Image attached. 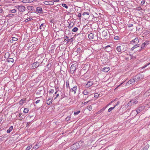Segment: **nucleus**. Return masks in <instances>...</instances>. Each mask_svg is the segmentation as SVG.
<instances>
[{
    "label": "nucleus",
    "mask_w": 150,
    "mask_h": 150,
    "mask_svg": "<svg viewBox=\"0 0 150 150\" xmlns=\"http://www.w3.org/2000/svg\"><path fill=\"white\" fill-rule=\"evenodd\" d=\"M82 142L81 141L79 142L78 143H76L75 144L72 145L71 147V149L72 150H76L79 148L82 145L81 144Z\"/></svg>",
    "instance_id": "f257e3e1"
},
{
    "label": "nucleus",
    "mask_w": 150,
    "mask_h": 150,
    "mask_svg": "<svg viewBox=\"0 0 150 150\" xmlns=\"http://www.w3.org/2000/svg\"><path fill=\"white\" fill-rule=\"evenodd\" d=\"M139 42V40L138 38H136L130 42V44L132 45H134L135 44H137Z\"/></svg>",
    "instance_id": "f03ea898"
},
{
    "label": "nucleus",
    "mask_w": 150,
    "mask_h": 150,
    "mask_svg": "<svg viewBox=\"0 0 150 150\" xmlns=\"http://www.w3.org/2000/svg\"><path fill=\"white\" fill-rule=\"evenodd\" d=\"M19 11L21 12H23L24 11L25 7L23 6H17Z\"/></svg>",
    "instance_id": "7ed1b4c3"
},
{
    "label": "nucleus",
    "mask_w": 150,
    "mask_h": 150,
    "mask_svg": "<svg viewBox=\"0 0 150 150\" xmlns=\"http://www.w3.org/2000/svg\"><path fill=\"white\" fill-rule=\"evenodd\" d=\"M141 79V75L139 74H138L136 75L134 79L136 83H137L138 81H140Z\"/></svg>",
    "instance_id": "20e7f679"
},
{
    "label": "nucleus",
    "mask_w": 150,
    "mask_h": 150,
    "mask_svg": "<svg viewBox=\"0 0 150 150\" xmlns=\"http://www.w3.org/2000/svg\"><path fill=\"white\" fill-rule=\"evenodd\" d=\"M108 30H104L103 31L102 33V36L104 37L105 38H107V36L108 35Z\"/></svg>",
    "instance_id": "39448f33"
},
{
    "label": "nucleus",
    "mask_w": 150,
    "mask_h": 150,
    "mask_svg": "<svg viewBox=\"0 0 150 150\" xmlns=\"http://www.w3.org/2000/svg\"><path fill=\"white\" fill-rule=\"evenodd\" d=\"M76 69V67L74 64L72 65L71 67V73L72 74H73Z\"/></svg>",
    "instance_id": "423d86ee"
},
{
    "label": "nucleus",
    "mask_w": 150,
    "mask_h": 150,
    "mask_svg": "<svg viewBox=\"0 0 150 150\" xmlns=\"http://www.w3.org/2000/svg\"><path fill=\"white\" fill-rule=\"evenodd\" d=\"M135 83L136 82H135L134 79H131L129 81L127 82V84L131 85H133L135 84Z\"/></svg>",
    "instance_id": "0eeeda50"
},
{
    "label": "nucleus",
    "mask_w": 150,
    "mask_h": 150,
    "mask_svg": "<svg viewBox=\"0 0 150 150\" xmlns=\"http://www.w3.org/2000/svg\"><path fill=\"white\" fill-rule=\"evenodd\" d=\"M45 24L44 23H41L40 25V28L41 31H44L45 30Z\"/></svg>",
    "instance_id": "6e6552de"
},
{
    "label": "nucleus",
    "mask_w": 150,
    "mask_h": 150,
    "mask_svg": "<svg viewBox=\"0 0 150 150\" xmlns=\"http://www.w3.org/2000/svg\"><path fill=\"white\" fill-rule=\"evenodd\" d=\"M77 87L76 86H75L73 88L71 89H70V88H69L70 91H71L72 92H74V94H75L76 92V91L77 90Z\"/></svg>",
    "instance_id": "1a4fd4ad"
},
{
    "label": "nucleus",
    "mask_w": 150,
    "mask_h": 150,
    "mask_svg": "<svg viewBox=\"0 0 150 150\" xmlns=\"http://www.w3.org/2000/svg\"><path fill=\"white\" fill-rule=\"evenodd\" d=\"M93 83L92 81L90 80L88 81L86 84V87L87 88H89L91 86Z\"/></svg>",
    "instance_id": "9d476101"
},
{
    "label": "nucleus",
    "mask_w": 150,
    "mask_h": 150,
    "mask_svg": "<svg viewBox=\"0 0 150 150\" xmlns=\"http://www.w3.org/2000/svg\"><path fill=\"white\" fill-rule=\"evenodd\" d=\"M44 3L47 5H52L54 4L53 2L51 1H45L44 2Z\"/></svg>",
    "instance_id": "9b49d317"
},
{
    "label": "nucleus",
    "mask_w": 150,
    "mask_h": 150,
    "mask_svg": "<svg viewBox=\"0 0 150 150\" xmlns=\"http://www.w3.org/2000/svg\"><path fill=\"white\" fill-rule=\"evenodd\" d=\"M42 11V8L40 7H37L36 8V12L39 13H40Z\"/></svg>",
    "instance_id": "f8f14e48"
},
{
    "label": "nucleus",
    "mask_w": 150,
    "mask_h": 150,
    "mask_svg": "<svg viewBox=\"0 0 150 150\" xmlns=\"http://www.w3.org/2000/svg\"><path fill=\"white\" fill-rule=\"evenodd\" d=\"M40 65L39 62H34L33 64V67L35 68L39 66Z\"/></svg>",
    "instance_id": "ddd939ff"
},
{
    "label": "nucleus",
    "mask_w": 150,
    "mask_h": 150,
    "mask_svg": "<svg viewBox=\"0 0 150 150\" xmlns=\"http://www.w3.org/2000/svg\"><path fill=\"white\" fill-rule=\"evenodd\" d=\"M130 101V102L132 103V105H133L134 104H136L138 102V101L136 99H135L132 100Z\"/></svg>",
    "instance_id": "4468645a"
},
{
    "label": "nucleus",
    "mask_w": 150,
    "mask_h": 150,
    "mask_svg": "<svg viewBox=\"0 0 150 150\" xmlns=\"http://www.w3.org/2000/svg\"><path fill=\"white\" fill-rule=\"evenodd\" d=\"M109 70L110 68L109 67H105L103 68L102 71L105 72H107Z\"/></svg>",
    "instance_id": "2eb2a0df"
},
{
    "label": "nucleus",
    "mask_w": 150,
    "mask_h": 150,
    "mask_svg": "<svg viewBox=\"0 0 150 150\" xmlns=\"http://www.w3.org/2000/svg\"><path fill=\"white\" fill-rule=\"evenodd\" d=\"M94 35L92 33H90L88 35V38L89 39H92L93 38Z\"/></svg>",
    "instance_id": "dca6fc26"
},
{
    "label": "nucleus",
    "mask_w": 150,
    "mask_h": 150,
    "mask_svg": "<svg viewBox=\"0 0 150 150\" xmlns=\"http://www.w3.org/2000/svg\"><path fill=\"white\" fill-rule=\"evenodd\" d=\"M52 103V100H51V98H49L47 100V104L49 105L50 104Z\"/></svg>",
    "instance_id": "f3484780"
},
{
    "label": "nucleus",
    "mask_w": 150,
    "mask_h": 150,
    "mask_svg": "<svg viewBox=\"0 0 150 150\" xmlns=\"http://www.w3.org/2000/svg\"><path fill=\"white\" fill-rule=\"evenodd\" d=\"M145 96H149L150 95V89L147 91L144 94Z\"/></svg>",
    "instance_id": "a211bd4d"
},
{
    "label": "nucleus",
    "mask_w": 150,
    "mask_h": 150,
    "mask_svg": "<svg viewBox=\"0 0 150 150\" xmlns=\"http://www.w3.org/2000/svg\"><path fill=\"white\" fill-rule=\"evenodd\" d=\"M149 144H147L142 149V150H147L149 148Z\"/></svg>",
    "instance_id": "6ab92c4d"
},
{
    "label": "nucleus",
    "mask_w": 150,
    "mask_h": 150,
    "mask_svg": "<svg viewBox=\"0 0 150 150\" xmlns=\"http://www.w3.org/2000/svg\"><path fill=\"white\" fill-rule=\"evenodd\" d=\"M121 47V46H118L117 47L116 49L118 52H121L122 50Z\"/></svg>",
    "instance_id": "aec40b11"
},
{
    "label": "nucleus",
    "mask_w": 150,
    "mask_h": 150,
    "mask_svg": "<svg viewBox=\"0 0 150 150\" xmlns=\"http://www.w3.org/2000/svg\"><path fill=\"white\" fill-rule=\"evenodd\" d=\"M7 61L9 62H13L14 61V60L13 58H9L7 59Z\"/></svg>",
    "instance_id": "412c9836"
},
{
    "label": "nucleus",
    "mask_w": 150,
    "mask_h": 150,
    "mask_svg": "<svg viewBox=\"0 0 150 150\" xmlns=\"http://www.w3.org/2000/svg\"><path fill=\"white\" fill-rule=\"evenodd\" d=\"M74 25V23L72 22H70V23H69V25L68 26V27L69 28H71Z\"/></svg>",
    "instance_id": "4be33fe9"
},
{
    "label": "nucleus",
    "mask_w": 150,
    "mask_h": 150,
    "mask_svg": "<svg viewBox=\"0 0 150 150\" xmlns=\"http://www.w3.org/2000/svg\"><path fill=\"white\" fill-rule=\"evenodd\" d=\"M10 57V54L9 52L6 53L5 55V57L6 58L8 59Z\"/></svg>",
    "instance_id": "5701e85b"
},
{
    "label": "nucleus",
    "mask_w": 150,
    "mask_h": 150,
    "mask_svg": "<svg viewBox=\"0 0 150 150\" xmlns=\"http://www.w3.org/2000/svg\"><path fill=\"white\" fill-rule=\"evenodd\" d=\"M142 110V108L141 107L138 108L136 112L137 114L139 113Z\"/></svg>",
    "instance_id": "b1692460"
},
{
    "label": "nucleus",
    "mask_w": 150,
    "mask_h": 150,
    "mask_svg": "<svg viewBox=\"0 0 150 150\" xmlns=\"http://www.w3.org/2000/svg\"><path fill=\"white\" fill-rule=\"evenodd\" d=\"M88 91L87 90H85L83 91V93L84 95H86L88 94Z\"/></svg>",
    "instance_id": "393cba45"
},
{
    "label": "nucleus",
    "mask_w": 150,
    "mask_h": 150,
    "mask_svg": "<svg viewBox=\"0 0 150 150\" xmlns=\"http://www.w3.org/2000/svg\"><path fill=\"white\" fill-rule=\"evenodd\" d=\"M87 108L89 111H91L92 109V107L91 105H88Z\"/></svg>",
    "instance_id": "a878e982"
},
{
    "label": "nucleus",
    "mask_w": 150,
    "mask_h": 150,
    "mask_svg": "<svg viewBox=\"0 0 150 150\" xmlns=\"http://www.w3.org/2000/svg\"><path fill=\"white\" fill-rule=\"evenodd\" d=\"M33 20V19L31 18H28V19H25V22H27L29 21H31Z\"/></svg>",
    "instance_id": "bb28decb"
},
{
    "label": "nucleus",
    "mask_w": 150,
    "mask_h": 150,
    "mask_svg": "<svg viewBox=\"0 0 150 150\" xmlns=\"http://www.w3.org/2000/svg\"><path fill=\"white\" fill-rule=\"evenodd\" d=\"M78 30V28L77 27H75L72 30V31L73 32H76Z\"/></svg>",
    "instance_id": "cd10ccee"
},
{
    "label": "nucleus",
    "mask_w": 150,
    "mask_h": 150,
    "mask_svg": "<svg viewBox=\"0 0 150 150\" xmlns=\"http://www.w3.org/2000/svg\"><path fill=\"white\" fill-rule=\"evenodd\" d=\"M29 111V109L28 108H25L23 112L25 113H27Z\"/></svg>",
    "instance_id": "c85d7f7f"
},
{
    "label": "nucleus",
    "mask_w": 150,
    "mask_h": 150,
    "mask_svg": "<svg viewBox=\"0 0 150 150\" xmlns=\"http://www.w3.org/2000/svg\"><path fill=\"white\" fill-rule=\"evenodd\" d=\"M62 6L63 7H64L66 9H67L68 8V6H67V5L65 4H62Z\"/></svg>",
    "instance_id": "c756f323"
},
{
    "label": "nucleus",
    "mask_w": 150,
    "mask_h": 150,
    "mask_svg": "<svg viewBox=\"0 0 150 150\" xmlns=\"http://www.w3.org/2000/svg\"><path fill=\"white\" fill-rule=\"evenodd\" d=\"M13 126H11L6 131H12L13 129Z\"/></svg>",
    "instance_id": "7c9ffc66"
},
{
    "label": "nucleus",
    "mask_w": 150,
    "mask_h": 150,
    "mask_svg": "<svg viewBox=\"0 0 150 150\" xmlns=\"http://www.w3.org/2000/svg\"><path fill=\"white\" fill-rule=\"evenodd\" d=\"M25 102V100H23V99H21L19 102V103L21 105H22Z\"/></svg>",
    "instance_id": "2f4dec72"
},
{
    "label": "nucleus",
    "mask_w": 150,
    "mask_h": 150,
    "mask_svg": "<svg viewBox=\"0 0 150 150\" xmlns=\"http://www.w3.org/2000/svg\"><path fill=\"white\" fill-rule=\"evenodd\" d=\"M115 108V107H114V106L110 108L108 110V112H110L112 110L114 109Z\"/></svg>",
    "instance_id": "473e14b6"
},
{
    "label": "nucleus",
    "mask_w": 150,
    "mask_h": 150,
    "mask_svg": "<svg viewBox=\"0 0 150 150\" xmlns=\"http://www.w3.org/2000/svg\"><path fill=\"white\" fill-rule=\"evenodd\" d=\"M9 12L11 13H15L16 12V10L15 9L11 10L9 11Z\"/></svg>",
    "instance_id": "72a5a7b5"
},
{
    "label": "nucleus",
    "mask_w": 150,
    "mask_h": 150,
    "mask_svg": "<svg viewBox=\"0 0 150 150\" xmlns=\"http://www.w3.org/2000/svg\"><path fill=\"white\" fill-rule=\"evenodd\" d=\"M66 87L67 88H69V81H67L66 82Z\"/></svg>",
    "instance_id": "f704fd0d"
},
{
    "label": "nucleus",
    "mask_w": 150,
    "mask_h": 150,
    "mask_svg": "<svg viewBox=\"0 0 150 150\" xmlns=\"http://www.w3.org/2000/svg\"><path fill=\"white\" fill-rule=\"evenodd\" d=\"M132 105V103L130 102V101L129 103H128L127 104V107H130L131 105Z\"/></svg>",
    "instance_id": "c9c22d12"
},
{
    "label": "nucleus",
    "mask_w": 150,
    "mask_h": 150,
    "mask_svg": "<svg viewBox=\"0 0 150 150\" xmlns=\"http://www.w3.org/2000/svg\"><path fill=\"white\" fill-rule=\"evenodd\" d=\"M29 1H30L29 0H23L22 1V2L25 3H28Z\"/></svg>",
    "instance_id": "e433bc0d"
},
{
    "label": "nucleus",
    "mask_w": 150,
    "mask_h": 150,
    "mask_svg": "<svg viewBox=\"0 0 150 150\" xmlns=\"http://www.w3.org/2000/svg\"><path fill=\"white\" fill-rule=\"evenodd\" d=\"M4 13V10L1 7H0V14Z\"/></svg>",
    "instance_id": "4c0bfd02"
},
{
    "label": "nucleus",
    "mask_w": 150,
    "mask_h": 150,
    "mask_svg": "<svg viewBox=\"0 0 150 150\" xmlns=\"http://www.w3.org/2000/svg\"><path fill=\"white\" fill-rule=\"evenodd\" d=\"M33 7L32 6H30L28 7V10L30 11H33L32 8H33Z\"/></svg>",
    "instance_id": "58836bf2"
},
{
    "label": "nucleus",
    "mask_w": 150,
    "mask_h": 150,
    "mask_svg": "<svg viewBox=\"0 0 150 150\" xmlns=\"http://www.w3.org/2000/svg\"><path fill=\"white\" fill-rule=\"evenodd\" d=\"M32 147V145L28 146L26 148V150H29Z\"/></svg>",
    "instance_id": "ea45409f"
},
{
    "label": "nucleus",
    "mask_w": 150,
    "mask_h": 150,
    "mask_svg": "<svg viewBox=\"0 0 150 150\" xmlns=\"http://www.w3.org/2000/svg\"><path fill=\"white\" fill-rule=\"evenodd\" d=\"M73 41V38H71L70 39H69L68 41L67 42V43H68L69 42H71Z\"/></svg>",
    "instance_id": "a19ab883"
},
{
    "label": "nucleus",
    "mask_w": 150,
    "mask_h": 150,
    "mask_svg": "<svg viewBox=\"0 0 150 150\" xmlns=\"http://www.w3.org/2000/svg\"><path fill=\"white\" fill-rule=\"evenodd\" d=\"M12 40L13 41H16L18 40V39L17 38L13 37L12 38Z\"/></svg>",
    "instance_id": "79ce46f5"
},
{
    "label": "nucleus",
    "mask_w": 150,
    "mask_h": 150,
    "mask_svg": "<svg viewBox=\"0 0 150 150\" xmlns=\"http://www.w3.org/2000/svg\"><path fill=\"white\" fill-rule=\"evenodd\" d=\"M54 90L53 89H50L49 91V93H53L54 92Z\"/></svg>",
    "instance_id": "37998d69"
},
{
    "label": "nucleus",
    "mask_w": 150,
    "mask_h": 150,
    "mask_svg": "<svg viewBox=\"0 0 150 150\" xmlns=\"http://www.w3.org/2000/svg\"><path fill=\"white\" fill-rule=\"evenodd\" d=\"M69 38L67 36H65L64 40H66L68 41L69 39Z\"/></svg>",
    "instance_id": "c03bdc74"
},
{
    "label": "nucleus",
    "mask_w": 150,
    "mask_h": 150,
    "mask_svg": "<svg viewBox=\"0 0 150 150\" xmlns=\"http://www.w3.org/2000/svg\"><path fill=\"white\" fill-rule=\"evenodd\" d=\"M80 112V110H79L78 111H77L76 112H74V115H78L79 113Z\"/></svg>",
    "instance_id": "a18cd8bd"
},
{
    "label": "nucleus",
    "mask_w": 150,
    "mask_h": 150,
    "mask_svg": "<svg viewBox=\"0 0 150 150\" xmlns=\"http://www.w3.org/2000/svg\"><path fill=\"white\" fill-rule=\"evenodd\" d=\"M39 147L38 145L36 144L33 147V148L35 149H36Z\"/></svg>",
    "instance_id": "49530a36"
},
{
    "label": "nucleus",
    "mask_w": 150,
    "mask_h": 150,
    "mask_svg": "<svg viewBox=\"0 0 150 150\" xmlns=\"http://www.w3.org/2000/svg\"><path fill=\"white\" fill-rule=\"evenodd\" d=\"M85 15H89V13H88V12H85L83 13L82 14V15L83 16H84Z\"/></svg>",
    "instance_id": "de8ad7c7"
},
{
    "label": "nucleus",
    "mask_w": 150,
    "mask_h": 150,
    "mask_svg": "<svg viewBox=\"0 0 150 150\" xmlns=\"http://www.w3.org/2000/svg\"><path fill=\"white\" fill-rule=\"evenodd\" d=\"M139 44H135L134 45V47H135V48L137 47H139Z\"/></svg>",
    "instance_id": "09e8293b"
},
{
    "label": "nucleus",
    "mask_w": 150,
    "mask_h": 150,
    "mask_svg": "<svg viewBox=\"0 0 150 150\" xmlns=\"http://www.w3.org/2000/svg\"><path fill=\"white\" fill-rule=\"evenodd\" d=\"M14 16V15L12 13H11L8 14L7 16H8L9 17H12Z\"/></svg>",
    "instance_id": "8fccbe9b"
},
{
    "label": "nucleus",
    "mask_w": 150,
    "mask_h": 150,
    "mask_svg": "<svg viewBox=\"0 0 150 150\" xmlns=\"http://www.w3.org/2000/svg\"><path fill=\"white\" fill-rule=\"evenodd\" d=\"M150 64V63H148L146 65H144V66H143L142 67V69H144V68H145V67H146L148 65H149V64Z\"/></svg>",
    "instance_id": "3c124183"
},
{
    "label": "nucleus",
    "mask_w": 150,
    "mask_h": 150,
    "mask_svg": "<svg viewBox=\"0 0 150 150\" xmlns=\"http://www.w3.org/2000/svg\"><path fill=\"white\" fill-rule=\"evenodd\" d=\"M150 64V63H148L146 65H144V66H143L142 67V69H144V68H145V67H146L148 65H149V64Z\"/></svg>",
    "instance_id": "603ef678"
},
{
    "label": "nucleus",
    "mask_w": 150,
    "mask_h": 150,
    "mask_svg": "<svg viewBox=\"0 0 150 150\" xmlns=\"http://www.w3.org/2000/svg\"><path fill=\"white\" fill-rule=\"evenodd\" d=\"M114 39L115 40H118L119 39V37L118 36H117L114 37Z\"/></svg>",
    "instance_id": "864d4df0"
},
{
    "label": "nucleus",
    "mask_w": 150,
    "mask_h": 150,
    "mask_svg": "<svg viewBox=\"0 0 150 150\" xmlns=\"http://www.w3.org/2000/svg\"><path fill=\"white\" fill-rule=\"evenodd\" d=\"M70 117H69V116H68L67 117H66V120L68 121H69V120H70Z\"/></svg>",
    "instance_id": "5fc2aeb1"
},
{
    "label": "nucleus",
    "mask_w": 150,
    "mask_h": 150,
    "mask_svg": "<svg viewBox=\"0 0 150 150\" xmlns=\"http://www.w3.org/2000/svg\"><path fill=\"white\" fill-rule=\"evenodd\" d=\"M142 8L140 7V6H139L138 7H137V8H136V10H137L138 11H139V10H142Z\"/></svg>",
    "instance_id": "6e6d98bb"
},
{
    "label": "nucleus",
    "mask_w": 150,
    "mask_h": 150,
    "mask_svg": "<svg viewBox=\"0 0 150 150\" xmlns=\"http://www.w3.org/2000/svg\"><path fill=\"white\" fill-rule=\"evenodd\" d=\"M145 1L144 0H142L141 2V5H143L145 3Z\"/></svg>",
    "instance_id": "4d7b16f0"
},
{
    "label": "nucleus",
    "mask_w": 150,
    "mask_h": 150,
    "mask_svg": "<svg viewBox=\"0 0 150 150\" xmlns=\"http://www.w3.org/2000/svg\"><path fill=\"white\" fill-rule=\"evenodd\" d=\"M99 96V95L98 93H95V94H94V96L95 97H98Z\"/></svg>",
    "instance_id": "13d9d810"
},
{
    "label": "nucleus",
    "mask_w": 150,
    "mask_h": 150,
    "mask_svg": "<svg viewBox=\"0 0 150 150\" xmlns=\"http://www.w3.org/2000/svg\"><path fill=\"white\" fill-rule=\"evenodd\" d=\"M120 103V102L119 101H117V103L116 104V105H114V107H115L117 106Z\"/></svg>",
    "instance_id": "bf43d9fd"
},
{
    "label": "nucleus",
    "mask_w": 150,
    "mask_h": 150,
    "mask_svg": "<svg viewBox=\"0 0 150 150\" xmlns=\"http://www.w3.org/2000/svg\"><path fill=\"white\" fill-rule=\"evenodd\" d=\"M145 45H144V44L143 43L142 44V45L141 46V49H144V47H145Z\"/></svg>",
    "instance_id": "052dcab7"
},
{
    "label": "nucleus",
    "mask_w": 150,
    "mask_h": 150,
    "mask_svg": "<svg viewBox=\"0 0 150 150\" xmlns=\"http://www.w3.org/2000/svg\"><path fill=\"white\" fill-rule=\"evenodd\" d=\"M148 42L145 41L143 44L145 45H147L149 44Z\"/></svg>",
    "instance_id": "680f3d73"
},
{
    "label": "nucleus",
    "mask_w": 150,
    "mask_h": 150,
    "mask_svg": "<svg viewBox=\"0 0 150 150\" xmlns=\"http://www.w3.org/2000/svg\"><path fill=\"white\" fill-rule=\"evenodd\" d=\"M51 66V64H48L47 66V67L48 69L49 68H50Z\"/></svg>",
    "instance_id": "e2e57ef3"
},
{
    "label": "nucleus",
    "mask_w": 150,
    "mask_h": 150,
    "mask_svg": "<svg viewBox=\"0 0 150 150\" xmlns=\"http://www.w3.org/2000/svg\"><path fill=\"white\" fill-rule=\"evenodd\" d=\"M107 107H106V106L104 107L102 109H101V111H102V112L104 111L105 109Z\"/></svg>",
    "instance_id": "0e129e2a"
},
{
    "label": "nucleus",
    "mask_w": 150,
    "mask_h": 150,
    "mask_svg": "<svg viewBox=\"0 0 150 150\" xmlns=\"http://www.w3.org/2000/svg\"><path fill=\"white\" fill-rule=\"evenodd\" d=\"M81 13H79L78 15V17L80 18V17H81Z\"/></svg>",
    "instance_id": "69168bd1"
},
{
    "label": "nucleus",
    "mask_w": 150,
    "mask_h": 150,
    "mask_svg": "<svg viewBox=\"0 0 150 150\" xmlns=\"http://www.w3.org/2000/svg\"><path fill=\"white\" fill-rule=\"evenodd\" d=\"M109 47H110V46L109 45H108L106 46L105 47V49H107L108 48H109Z\"/></svg>",
    "instance_id": "338daca9"
},
{
    "label": "nucleus",
    "mask_w": 150,
    "mask_h": 150,
    "mask_svg": "<svg viewBox=\"0 0 150 150\" xmlns=\"http://www.w3.org/2000/svg\"><path fill=\"white\" fill-rule=\"evenodd\" d=\"M40 100H37L36 101L35 103L36 104H37L40 102Z\"/></svg>",
    "instance_id": "774afa93"
}]
</instances>
